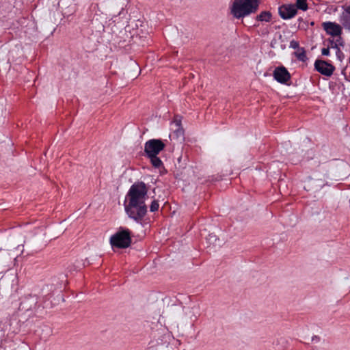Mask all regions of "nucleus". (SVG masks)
Returning a JSON list of instances; mask_svg holds the SVG:
<instances>
[{
	"label": "nucleus",
	"instance_id": "obj_1",
	"mask_svg": "<svg viewBox=\"0 0 350 350\" xmlns=\"http://www.w3.org/2000/svg\"><path fill=\"white\" fill-rule=\"evenodd\" d=\"M259 5V0H234L230 6V14L236 19H243L255 14Z\"/></svg>",
	"mask_w": 350,
	"mask_h": 350
},
{
	"label": "nucleus",
	"instance_id": "obj_2",
	"mask_svg": "<svg viewBox=\"0 0 350 350\" xmlns=\"http://www.w3.org/2000/svg\"><path fill=\"white\" fill-rule=\"evenodd\" d=\"M124 211L126 215L137 224H142V221L148 213V206L145 202L124 201Z\"/></svg>",
	"mask_w": 350,
	"mask_h": 350
},
{
	"label": "nucleus",
	"instance_id": "obj_3",
	"mask_svg": "<svg viewBox=\"0 0 350 350\" xmlns=\"http://www.w3.org/2000/svg\"><path fill=\"white\" fill-rule=\"evenodd\" d=\"M132 232L126 227L120 226L117 232L111 236L109 243L112 248L126 249L132 243Z\"/></svg>",
	"mask_w": 350,
	"mask_h": 350
},
{
	"label": "nucleus",
	"instance_id": "obj_4",
	"mask_svg": "<svg viewBox=\"0 0 350 350\" xmlns=\"http://www.w3.org/2000/svg\"><path fill=\"white\" fill-rule=\"evenodd\" d=\"M148 187L143 181L135 182L129 188L125 199L130 202H145L148 197Z\"/></svg>",
	"mask_w": 350,
	"mask_h": 350
},
{
	"label": "nucleus",
	"instance_id": "obj_5",
	"mask_svg": "<svg viewBox=\"0 0 350 350\" xmlns=\"http://www.w3.org/2000/svg\"><path fill=\"white\" fill-rule=\"evenodd\" d=\"M165 148V144L161 139H151L144 144V150L142 154L144 157L159 154Z\"/></svg>",
	"mask_w": 350,
	"mask_h": 350
},
{
	"label": "nucleus",
	"instance_id": "obj_6",
	"mask_svg": "<svg viewBox=\"0 0 350 350\" xmlns=\"http://www.w3.org/2000/svg\"><path fill=\"white\" fill-rule=\"evenodd\" d=\"M314 68L316 71L327 77H331L336 70L335 66L331 62L320 59L315 60Z\"/></svg>",
	"mask_w": 350,
	"mask_h": 350
},
{
	"label": "nucleus",
	"instance_id": "obj_7",
	"mask_svg": "<svg viewBox=\"0 0 350 350\" xmlns=\"http://www.w3.org/2000/svg\"><path fill=\"white\" fill-rule=\"evenodd\" d=\"M273 77L277 82L283 85H290L289 81L291 75L287 68L284 66L275 67L273 72Z\"/></svg>",
	"mask_w": 350,
	"mask_h": 350
},
{
	"label": "nucleus",
	"instance_id": "obj_8",
	"mask_svg": "<svg viewBox=\"0 0 350 350\" xmlns=\"http://www.w3.org/2000/svg\"><path fill=\"white\" fill-rule=\"evenodd\" d=\"M322 27L327 35L337 37L342 34V26L336 22L326 21L322 23Z\"/></svg>",
	"mask_w": 350,
	"mask_h": 350
},
{
	"label": "nucleus",
	"instance_id": "obj_9",
	"mask_svg": "<svg viewBox=\"0 0 350 350\" xmlns=\"http://www.w3.org/2000/svg\"><path fill=\"white\" fill-rule=\"evenodd\" d=\"M297 14L294 4H282L278 8V14L284 20L291 19Z\"/></svg>",
	"mask_w": 350,
	"mask_h": 350
},
{
	"label": "nucleus",
	"instance_id": "obj_10",
	"mask_svg": "<svg viewBox=\"0 0 350 350\" xmlns=\"http://www.w3.org/2000/svg\"><path fill=\"white\" fill-rule=\"evenodd\" d=\"M342 12L339 16L341 25L350 31V4L342 6Z\"/></svg>",
	"mask_w": 350,
	"mask_h": 350
},
{
	"label": "nucleus",
	"instance_id": "obj_11",
	"mask_svg": "<svg viewBox=\"0 0 350 350\" xmlns=\"http://www.w3.org/2000/svg\"><path fill=\"white\" fill-rule=\"evenodd\" d=\"M47 287L49 288V291L50 293H48L47 295H45V303L47 300H49L53 295H55V293L57 295V300L59 301L60 299H62V283L59 281H56V283H52L51 284H47Z\"/></svg>",
	"mask_w": 350,
	"mask_h": 350
},
{
	"label": "nucleus",
	"instance_id": "obj_12",
	"mask_svg": "<svg viewBox=\"0 0 350 350\" xmlns=\"http://www.w3.org/2000/svg\"><path fill=\"white\" fill-rule=\"evenodd\" d=\"M31 303L34 304L33 308H36V305H37L36 299H35L34 297H31V298L25 299L20 304L19 310H32L33 308H32V306L31 305Z\"/></svg>",
	"mask_w": 350,
	"mask_h": 350
},
{
	"label": "nucleus",
	"instance_id": "obj_13",
	"mask_svg": "<svg viewBox=\"0 0 350 350\" xmlns=\"http://www.w3.org/2000/svg\"><path fill=\"white\" fill-rule=\"evenodd\" d=\"M272 19V14L270 11H262L258 14L255 20L258 22H270Z\"/></svg>",
	"mask_w": 350,
	"mask_h": 350
},
{
	"label": "nucleus",
	"instance_id": "obj_14",
	"mask_svg": "<svg viewBox=\"0 0 350 350\" xmlns=\"http://www.w3.org/2000/svg\"><path fill=\"white\" fill-rule=\"evenodd\" d=\"M293 54L300 62H306L308 60V58L306 55V51L304 47H300L299 49H297V51H295Z\"/></svg>",
	"mask_w": 350,
	"mask_h": 350
},
{
	"label": "nucleus",
	"instance_id": "obj_15",
	"mask_svg": "<svg viewBox=\"0 0 350 350\" xmlns=\"http://www.w3.org/2000/svg\"><path fill=\"white\" fill-rule=\"evenodd\" d=\"M147 159H150V161L152 164V165L154 168H160L161 167H163V163L161 161V159L158 157V154L152 155V156H147L146 157Z\"/></svg>",
	"mask_w": 350,
	"mask_h": 350
},
{
	"label": "nucleus",
	"instance_id": "obj_16",
	"mask_svg": "<svg viewBox=\"0 0 350 350\" xmlns=\"http://www.w3.org/2000/svg\"><path fill=\"white\" fill-rule=\"evenodd\" d=\"M176 125L178 126V128L174 131V134L176 136L177 139H181L184 140L185 136H184V129L181 127V122L180 120L177 121L176 122Z\"/></svg>",
	"mask_w": 350,
	"mask_h": 350
},
{
	"label": "nucleus",
	"instance_id": "obj_17",
	"mask_svg": "<svg viewBox=\"0 0 350 350\" xmlns=\"http://www.w3.org/2000/svg\"><path fill=\"white\" fill-rule=\"evenodd\" d=\"M296 8V11L301 10L302 11H306L308 9V3L306 0H296L294 4Z\"/></svg>",
	"mask_w": 350,
	"mask_h": 350
},
{
	"label": "nucleus",
	"instance_id": "obj_18",
	"mask_svg": "<svg viewBox=\"0 0 350 350\" xmlns=\"http://www.w3.org/2000/svg\"><path fill=\"white\" fill-rule=\"evenodd\" d=\"M159 200L154 199L150 205V211L152 213H154L159 210Z\"/></svg>",
	"mask_w": 350,
	"mask_h": 350
},
{
	"label": "nucleus",
	"instance_id": "obj_19",
	"mask_svg": "<svg viewBox=\"0 0 350 350\" xmlns=\"http://www.w3.org/2000/svg\"><path fill=\"white\" fill-rule=\"evenodd\" d=\"M336 50V56L338 60L340 62H342L345 59V54L344 53L340 50L339 46L336 45V48H333Z\"/></svg>",
	"mask_w": 350,
	"mask_h": 350
},
{
	"label": "nucleus",
	"instance_id": "obj_20",
	"mask_svg": "<svg viewBox=\"0 0 350 350\" xmlns=\"http://www.w3.org/2000/svg\"><path fill=\"white\" fill-rule=\"evenodd\" d=\"M289 47L290 48H292L293 49H298L300 48L299 46V43L298 41L297 40H292L291 42H290V44H289Z\"/></svg>",
	"mask_w": 350,
	"mask_h": 350
},
{
	"label": "nucleus",
	"instance_id": "obj_21",
	"mask_svg": "<svg viewBox=\"0 0 350 350\" xmlns=\"http://www.w3.org/2000/svg\"><path fill=\"white\" fill-rule=\"evenodd\" d=\"M302 23H304V20L301 17H299L297 19V28L299 29H305L306 30L307 29V25H304V24H302Z\"/></svg>",
	"mask_w": 350,
	"mask_h": 350
},
{
	"label": "nucleus",
	"instance_id": "obj_22",
	"mask_svg": "<svg viewBox=\"0 0 350 350\" xmlns=\"http://www.w3.org/2000/svg\"><path fill=\"white\" fill-rule=\"evenodd\" d=\"M327 42L329 43L328 46H329V49L332 48H336V45H338V43L337 42H335V40H334V38H329L327 40Z\"/></svg>",
	"mask_w": 350,
	"mask_h": 350
},
{
	"label": "nucleus",
	"instance_id": "obj_23",
	"mask_svg": "<svg viewBox=\"0 0 350 350\" xmlns=\"http://www.w3.org/2000/svg\"><path fill=\"white\" fill-rule=\"evenodd\" d=\"M321 55L323 56H329L330 55L329 46H327L326 48H323L321 49Z\"/></svg>",
	"mask_w": 350,
	"mask_h": 350
},
{
	"label": "nucleus",
	"instance_id": "obj_24",
	"mask_svg": "<svg viewBox=\"0 0 350 350\" xmlns=\"http://www.w3.org/2000/svg\"><path fill=\"white\" fill-rule=\"evenodd\" d=\"M336 38V40H335V42L338 43V46H344L345 42H344L343 38H342V36H337Z\"/></svg>",
	"mask_w": 350,
	"mask_h": 350
},
{
	"label": "nucleus",
	"instance_id": "obj_25",
	"mask_svg": "<svg viewBox=\"0 0 350 350\" xmlns=\"http://www.w3.org/2000/svg\"><path fill=\"white\" fill-rule=\"evenodd\" d=\"M187 309L189 310V312H190V313H191V312H192V313H193V312L192 311L193 308H188ZM190 319H191V321L192 323H194V322H196V321H197V319H198V316H197V315H196L195 314H193L190 317Z\"/></svg>",
	"mask_w": 350,
	"mask_h": 350
},
{
	"label": "nucleus",
	"instance_id": "obj_26",
	"mask_svg": "<svg viewBox=\"0 0 350 350\" xmlns=\"http://www.w3.org/2000/svg\"><path fill=\"white\" fill-rule=\"evenodd\" d=\"M321 340V338L319 336L314 335L312 337V341L314 342H319Z\"/></svg>",
	"mask_w": 350,
	"mask_h": 350
},
{
	"label": "nucleus",
	"instance_id": "obj_27",
	"mask_svg": "<svg viewBox=\"0 0 350 350\" xmlns=\"http://www.w3.org/2000/svg\"><path fill=\"white\" fill-rule=\"evenodd\" d=\"M302 24H304V25H307V27H308V24L304 21V23H302Z\"/></svg>",
	"mask_w": 350,
	"mask_h": 350
},
{
	"label": "nucleus",
	"instance_id": "obj_28",
	"mask_svg": "<svg viewBox=\"0 0 350 350\" xmlns=\"http://www.w3.org/2000/svg\"><path fill=\"white\" fill-rule=\"evenodd\" d=\"M310 25H311V26L314 25V21H312V22L310 23Z\"/></svg>",
	"mask_w": 350,
	"mask_h": 350
}]
</instances>
